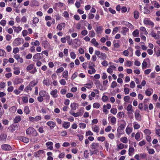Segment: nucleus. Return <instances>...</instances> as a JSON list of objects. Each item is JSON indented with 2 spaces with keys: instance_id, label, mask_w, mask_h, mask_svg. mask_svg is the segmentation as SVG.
Listing matches in <instances>:
<instances>
[{
  "instance_id": "42",
  "label": "nucleus",
  "mask_w": 160,
  "mask_h": 160,
  "mask_svg": "<svg viewBox=\"0 0 160 160\" xmlns=\"http://www.w3.org/2000/svg\"><path fill=\"white\" fill-rule=\"evenodd\" d=\"M144 132L146 135V136L149 135L151 133V132L150 130L147 129H145L144 131Z\"/></svg>"
},
{
  "instance_id": "49",
  "label": "nucleus",
  "mask_w": 160,
  "mask_h": 160,
  "mask_svg": "<svg viewBox=\"0 0 160 160\" xmlns=\"http://www.w3.org/2000/svg\"><path fill=\"white\" fill-rule=\"evenodd\" d=\"M89 35L91 37H93L95 36V33L93 30H91L89 32Z\"/></svg>"
},
{
  "instance_id": "5",
  "label": "nucleus",
  "mask_w": 160,
  "mask_h": 160,
  "mask_svg": "<svg viewBox=\"0 0 160 160\" xmlns=\"http://www.w3.org/2000/svg\"><path fill=\"white\" fill-rule=\"evenodd\" d=\"M24 40L21 38H16L12 42L13 45L14 46H18L23 42Z\"/></svg>"
},
{
  "instance_id": "10",
  "label": "nucleus",
  "mask_w": 160,
  "mask_h": 160,
  "mask_svg": "<svg viewBox=\"0 0 160 160\" xmlns=\"http://www.w3.org/2000/svg\"><path fill=\"white\" fill-rule=\"evenodd\" d=\"M135 117L137 120L141 121L142 119L141 117L140 114V111L138 110H136L135 111Z\"/></svg>"
},
{
  "instance_id": "24",
  "label": "nucleus",
  "mask_w": 160,
  "mask_h": 160,
  "mask_svg": "<svg viewBox=\"0 0 160 160\" xmlns=\"http://www.w3.org/2000/svg\"><path fill=\"white\" fill-rule=\"evenodd\" d=\"M12 28L14 29V31L17 33H19L22 29V28L20 27H16L13 26L12 27Z\"/></svg>"
},
{
  "instance_id": "3",
  "label": "nucleus",
  "mask_w": 160,
  "mask_h": 160,
  "mask_svg": "<svg viewBox=\"0 0 160 160\" xmlns=\"http://www.w3.org/2000/svg\"><path fill=\"white\" fill-rule=\"evenodd\" d=\"M26 133L27 135L31 134L35 136H37L38 134L36 130L32 127H29L26 130Z\"/></svg>"
},
{
  "instance_id": "39",
  "label": "nucleus",
  "mask_w": 160,
  "mask_h": 160,
  "mask_svg": "<svg viewBox=\"0 0 160 160\" xmlns=\"http://www.w3.org/2000/svg\"><path fill=\"white\" fill-rule=\"evenodd\" d=\"M123 25L127 26L128 27L131 28L133 27V25L130 23L126 21L123 22Z\"/></svg>"
},
{
  "instance_id": "20",
  "label": "nucleus",
  "mask_w": 160,
  "mask_h": 160,
  "mask_svg": "<svg viewBox=\"0 0 160 160\" xmlns=\"http://www.w3.org/2000/svg\"><path fill=\"white\" fill-rule=\"evenodd\" d=\"M78 104L75 102L72 103L70 105V107L72 110H76L77 109V107H78Z\"/></svg>"
},
{
  "instance_id": "52",
  "label": "nucleus",
  "mask_w": 160,
  "mask_h": 160,
  "mask_svg": "<svg viewBox=\"0 0 160 160\" xmlns=\"http://www.w3.org/2000/svg\"><path fill=\"white\" fill-rule=\"evenodd\" d=\"M39 20L38 18H33L32 20V23L33 24H36L37 23H38L39 22Z\"/></svg>"
},
{
  "instance_id": "57",
  "label": "nucleus",
  "mask_w": 160,
  "mask_h": 160,
  "mask_svg": "<svg viewBox=\"0 0 160 160\" xmlns=\"http://www.w3.org/2000/svg\"><path fill=\"white\" fill-rule=\"evenodd\" d=\"M105 146L107 151H108L109 149V143L107 141H106L104 142Z\"/></svg>"
},
{
  "instance_id": "12",
  "label": "nucleus",
  "mask_w": 160,
  "mask_h": 160,
  "mask_svg": "<svg viewBox=\"0 0 160 160\" xmlns=\"http://www.w3.org/2000/svg\"><path fill=\"white\" fill-rule=\"evenodd\" d=\"M7 137V135L4 133H2L0 135V141L5 142Z\"/></svg>"
},
{
  "instance_id": "56",
  "label": "nucleus",
  "mask_w": 160,
  "mask_h": 160,
  "mask_svg": "<svg viewBox=\"0 0 160 160\" xmlns=\"http://www.w3.org/2000/svg\"><path fill=\"white\" fill-rule=\"evenodd\" d=\"M92 84L91 83H87L85 84L84 86L88 88H91L92 87Z\"/></svg>"
},
{
  "instance_id": "15",
  "label": "nucleus",
  "mask_w": 160,
  "mask_h": 160,
  "mask_svg": "<svg viewBox=\"0 0 160 160\" xmlns=\"http://www.w3.org/2000/svg\"><path fill=\"white\" fill-rule=\"evenodd\" d=\"M150 60L148 58H146L144 59L142 64V68L143 69L144 68H146L147 67L148 64L147 62H150Z\"/></svg>"
},
{
  "instance_id": "31",
  "label": "nucleus",
  "mask_w": 160,
  "mask_h": 160,
  "mask_svg": "<svg viewBox=\"0 0 160 160\" xmlns=\"http://www.w3.org/2000/svg\"><path fill=\"white\" fill-rule=\"evenodd\" d=\"M91 42L93 44V45L96 47H98V46L99 45V44L98 42H97L95 38H93L92 39V40L91 41Z\"/></svg>"
},
{
  "instance_id": "29",
  "label": "nucleus",
  "mask_w": 160,
  "mask_h": 160,
  "mask_svg": "<svg viewBox=\"0 0 160 160\" xmlns=\"http://www.w3.org/2000/svg\"><path fill=\"white\" fill-rule=\"evenodd\" d=\"M140 157L142 159H145L146 160H147V157L148 154L145 153H140L139 154Z\"/></svg>"
},
{
  "instance_id": "37",
  "label": "nucleus",
  "mask_w": 160,
  "mask_h": 160,
  "mask_svg": "<svg viewBox=\"0 0 160 160\" xmlns=\"http://www.w3.org/2000/svg\"><path fill=\"white\" fill-rule=\"evenodd\" d=\"M121 141L124 143H126L128 142V139L126 137H124L120 139Z\"/></svg>"
},
{
  "instance_id": "27",
  "label": "nucleus",
  "mask_w": 160,
  "mask_h": 160,
  "mask_svg": "<svg viewBox=\"0 0 160 160\" xmlns=\"http://www.w3.org/2000/svg\"><path fill=\"white\" fill-rule=\"evenodd\" d=\"M103 29L101 26H99L96 27L95 30L97 33H101Z\"/></svg>"
},
{
  "instance_id": "11",
  "label": "nucleus",
  "mask_w": 160,
  "mask_h": 160,
  "mask_svg": "<svg viewBox=\"0 0 160 160\" xmlns=\"http://www.w3.org/2000/svg\"><path fill=\"white\" fill-rule=\"evenodd\" d=\"M120 122H122V123L120 124V125L118 126V128L121 129H122L124 130L127 124L126 123L123 119L121 120Z\"/></svg>"
},
{
  "instance_id": "59",
  "label": "nucleus",
  "mask_w": 160,
  "mask_h": 160,
  "mask_svg": "<svg viewBox=\"0 0 160 160\" xmlns=\"http://www.w3.org/2000/svg\"><path fill=\"white\" fill-rule=\"evenodd\" d=\"M82 0H80V1L79 2H78L77 1L75 3V6H76V7L78 8H80V6H81V4H80V3H81V2H82Z\"/></svg>"
},
{
  "instance_id": "33",
  "label": "nucleus",
  "mask_w": 160,
  "mask_h": 160,
  "mask_svg": "<svg viewBox=\"0 0 160 160\" xmlns=\"http://www.w3.org/2000/svg\"><path fill=\"white\" fill-rule=\"evenodd\" d=\"M134 149L133 147H129L128 149V154L129 156L132 155V153L134 152Z\"/></svg>"
},
{
  "instance_id": "7",
  "label": "nucleus",
  "mask_w": 160,
  "mask_h": 160,
  "mask_svg": "<svg viewBox=\"0 0 160 160\" xmlns=\"http://www.w3.org/2000/svg\"><path fill=\"white\" fill-rule=\"evenodd\" d=\"M43 56V55L42 53H36L33 57V61L34 62H37L41 59L42 58Z\"/></svg>"
},
{
  "instance_id": "4",
  "label": "nucleus",
  "mask_w": 160,
  "mask_h": 160,
  "mask_svg": "<svg viewBox=\"0 0 160 160\" xmlns=\"http://www.w3.org/2000/svg\"><path fill=\"white\" fill-rule=\"evenodd\" d=\"M95 54L98 56V58H100L102 60H105L106 58V54L103 52H100L99 51L95 50Z\"/></svg>"
},
{
  "instance_id": "60",
  "label": "nucleus",
  "mask_w": 160,
  "mask_h": 160,
  "mask_svg": "<svg viewBox=\"0 0 160 160\" xmlns=\"http://www.w3.org/2000/svg\"><path fill=\"white\" fill-rule=\"evenodd\" d=\"M93 134V133L90 130L86 132V136H92Z\"/></svg>"
},
{
  "instance_id": "2",
  "label": "nucleus",
  "mask_w": 160,
  "mask_h": 160,
  "mask_svg": "<svg viewBox=\"0 0 160 160\" xmlns=\"http://www.w3.org/2000/svg\"><path fill=\"white\" fill-rule=\"evenodd\" d=\"M88 68L91 69V70H88V73L90 74H92L95 73L96 70L94 68V67L95 66V64L94 62L91 61L89 62L88 63Z\"/></svg>"
},
{
  "instance_id": "38",
  "label": "nucleus",
  "mask_w": 160,
  "mask_h": 160,
  "mask_svg": "<svg viewBox=\"0 0 160 160\" xmlns=\"http://www.w3.org/2000/svg\"><path fill=\"white\" fill-rule=\"evenodd\" d=\"M31 3L32 5L33 6H38L39 5V3L36 0H32L31 1Z\"/></svg>"
},
{
  "instance_id": "19",
  "label": "nucleus",
  "mask_w": 160,
  "mask_h": 160,
  "mask_svg": "<svg viewBox=\"0 0 160 160\" xmlns=\"http://www.w3.org/2000/svg\"><path fill=\"white\" fill-rule=\"evenodd\" d=\"M22 82V79L20 78H17L15 79L14 83V84H18Z\"/></svg>"
},
{
  "instance_id": "51",
  "label": "nucleus",
  "mask_w": 160,
  "mask_h": 160,
  "mask_svg": "<svg viewBox=\"0 0 160 160\" xmlns=\"http://www.w3.org/2000/svg\"><path fill=\"white\" fill-rule=\"evenodd\" d=\"M132 65V62L131 61H127L126 63H125V65L128 67H130Z\"/></svg>"
},
{
  "instance_id": "58",
  "label": "nucleus",
  "mask_w": 160,
  "mask_h": 160,
  "mask_svg": "<svg viewBox=\"0 0 160 160\" xmlns=\"http://www.w3.org/2000/svg\"><path fill=\"white\" fill-rule=\"evenodd\" d=\"M22 141L25 143H27L29 142V139L28 138L23 137L22 138Z\"/></svg>"
},
{
  "instance_id": "61",
  "label": "nucleus",
  "mask_w": 160,
  "mask_h": 160,
  "mask_svg": "<svg viewBox=\"0 0 160 160\" xmlns=\"http://www.w3.org/2000/svg\"><path fill=\"white\" fill-rule=\"evenodd\" d=\"M118 27H116L112 31V34L114 35L118 31Z\"/></svg>"
},
{
  "instance_id": "55",
  "label": "nucleus",
  "mask_w": 160,
  "mask_h": 160,
  "mask_svg": "<svg viewBox=\"0 0 160 160\" xmlns=\"http://www.w3.org/2000/svg\"><path fill=\"white\" fill-rule=\"evenodd\" d=\"M8 128L10 132H13L16 130V128H14L13 126H12L11 125L8 127Z\"/></svg>"
},
{
  "instance_id": "26",
  "label": "nucleus",
  "mask_w": 160,
  "mask_h": 160,
  "mask_svg": "<svg viewBox=\"0 0 160 160\" xmlns=\"http://www.w3.org/2000/svg\"><path fill=\"white\" fill-rule=\"evenodd\" d=\"M69 113L70 114L72 115L75 117H78L81 116V113L80 112H78L77 113L72 112V110L70 111Z\"/></svg>"
},
{
  "instance_id": "48",
  "label": "nucleus",
  "mask_w": 160,
  "mask_h": 160,
  "mask_svg": "<svg viewBox=\"0 0 160 160\" xmlns=\"http://www.w3.org/2000/svg\"><path fill=\"white\" fill-rule=\"evenodd\" d=\"M108 98L107 96L106 95H103L102 98V100L104 102H106Z\"/></svg>"
},
{
  "instance_id": "62",
  "label": "nucleus",
  "mask_w": 160,
  "mask_h": 160,
  "mask_svg": "<svg viewBox=\"0 0 160 160\" xmlns=\"http://www.w3.org/2000/svg\"><path fill=\"white\" fill-rule=\"evenodd\" d=\"M79 127L81 128L84 129L86 127V125L84 123L81 122L79 124Z\"/></svg>"
},
{
  "instance_id": "35",
  "label": "nucleus",
  "mask_w": 160,
  "mask_h": 160,
  "mask_svg": "<svg viewBox=\"0 0 160 160\" xmlns=\"http://www.w3.org/2000/svg\"><path fill=\"white\" fill-rule=\"evenodd\" d=\"M150 35L152 37L156 39H158V37H157L156 33L153 30H152L150 33Z\"/></svg>"
},
{
  "instance_id": "46",
  "label": "nucleus",
  "mask_w": 160,
  "mask_h": 160,
  "mask_svg": "<svg viewBox=\"0 0 160 160\" xmlns=\"http://www.w3.org/2000/svg\"><path fill=\"white\" fill-rule=\"evenodd\" d=\"M24 112L27 114H28L30 113V110L29 107L28 106H25L24 108Z\"/></svg>"
},
{
  "instance_id": "45",
  "label": "nucleus",
  "mask_w": 160,
  "mask_h": 160,
  "mask_svg": "<svg viewBox=\"0 0 160 160\" xmlns=\"http://www.w3.org/2000/svg\"><path fill=\"white\" fill-rule=\"evenodd\" d=\"M47 92L45 91H40L39 93L40 96L41 97H45L46 95Z\"/></svg>"
},
{
  "instance_id": "22",
  "label": "nucleus",
  "mask_w": 160,
  "mask_h": 160,
  "mask_svg": "<svg viewBox=\"0 0 160 160\" xmlns=\"http://www.w3.org/2000/svg\"><path fill=\"white\" fill-rule=\"evenodd\" d=\"M153 91L152 89L148 88L145 91V94L147 96H151Z\"/></svg>"
},
{
  "instance_id": "30",
  "label": "nucleus",
  "mask_w": 160,
  "mask_h": 160,
  "mask_svg": "<svg viewBox=\"0 0 160 160\" xmlns=\"http://www.w3.org/2000/svg\"><path fill=\"white\" fill-rule=\"evenodd\" d=\"M92 131L96 132H99V127L96 125H94L92 126Z\"/></svg>"
},
{
  "instance_id": "1",
  "label": "nucleus",
  "mask_w": 160,
  "mask_h": 160,
  "mask_svg": "<svg viewBox=\"0 0 160 160\" xmlns=\"http://www.w3.org/2000/svg\"><path fill=\"white\" fill-rule=\"evenodd\" d=\"M99 144L98 143L93 142L90 145V148L89 149L90 156L94 154H97L98 152V148L99 147Z\"/></svg>"
},
{
  "instance_id": "50",
  "label": "nucleus",
  "mask_w": 160,
  "mask_h": 160,
  "mask_svg": "<svg viewBox=\"0 0 160 160\" xmlns=\"http://www.w3.org/2000/svg\"><path fill=\"white\" fill-rule=\"evenodd\" d=\"M117 110L116 108H112L110 110V112L111 113H112L114 115H115L117 113Z\"/></svg>"
},
{
  "instance_id": "41",
  "label": "nucleus",
  "mask_w": 160,
  "mask_h": 160,
  "mask_svg": "<svg viewBox=\"0 0 160 160\" xmlns=\"http://www.w3.org/2000/svg\"><path fill=\"white\" fill-rule=\"evenodd\" d=\"M31 44L32 45H34L36 46H38L40 45L39 42L38 40H36L34 42H32Z\"/></svg>"
},
{
  "instance_id": "44",
  "label": "nucleus",
  "mask_w": 160,
  "mask_h": 160,
  "mask_svg": "<svg viewBox=\"0 0 160 160\" xmlns=\"http://www.w3.org/2000/svg\"><path fill=\"white\" fill-rule=\"evenodd\" d=\"M111 122L113 124H114L116 123V119L115 117H112L111 119Z\"/></svg>"
},
{
  "instance_id": "8",
  "label": "nucleus",
  "mask_w": 160,
  "mask_h": 160,
  "mask_svg": "<svg viewBox=\"0 0 160 160\" xmlns=\"http://www.w3.org/2000/svg\"><path fill=\"white\" fill-rule=\"evenodd\" d=\"M132 105L129 104L126 109V110L128 111V114L129 115V117H131V118H133V115L132 112H133V111L132 109Z\"/></svg>"
},
{
  "instance_id": "23",
  "label": "nucleus",
  "mask_w": 160,
  "mask_h": 160,
  "mask_svg": "<svg viewBox=\"0 0 160 160\" xmlns=\"http://www.w3.org/2000/svg\"><path fill=\"white\" fill-rule=\"evenodd\" d=\"M57 92L58 90L55 89L51 92V94L52 95L53 98H56L58 97V95H57Z\"/></svg>"
},
{
  "instance_id": "54",
  "label": "nucleus",
  "mask_w": 160,
  "mask_h": 160,
  "mask_svg": "<svg viewBox=\"0 0 160 160\" xmlns=\"http://www.w3.org/2000/svg\"><path fill=\"white\" fill-rule=\"evenodd\" d=\"M71 58L72 59H74L76 58V54L73 52H71L70 53Z\"/></svg>"
},
{
  "instance_id": "43",
  "label": "nucleus",
  "mask_w": 160,
  "mask_h": 160,
  "mask_svg": "<svg viewBox=\"0 0 160 160\" xmlns=\"http://www.w3.org/2000/svg\"><path fill=\"white\" fill-rule=\"evenodd\" d=\"M132 129L131 128L128 127L126 129V132L128 135H129L132 132Z\"/></svg>"
},
{
  "instance_id": "13",
  "label": "nucleus",
  "mask_w": 160,
  "mask_h": 160,
  "mask_svg": "<svg viewBox=\"0 0 160 160\" xmlns=\"http://www.w3.org/2000/svg\"><path fill=\"white\" fill-rule=\"evenodd\" d=\"M45 153V152L42 150H40L36 152L34 155L35 156L37 157H39L42 156L43 155L42 154H44Z\"/></svg>"
},
{
  "instance_id": "21",
  "label": "nucleus",
  "mask_w": 160,
  "mask_h": 160,
  "mask_svg": "<svg viewBox=\"0 0 160 160\" xmlns=\"http://www.w3.org/2000/svg\"><path fill=\"white\" fill-rule=\"evenodd\" d=\"M21 116H18L16 117L13 119V122L15 123H17L21 121Z\"/></svg>"
},
{
  "instance_id": "36",
  "label": "nucleus",
  "mask_w": 160,
  "mask_h": 160,
  "mask_svg": "<svg viewBox=\"0 0 160 160\" xmlns=\"http://www.w3.org/2000/svg\"><path fill=\"white\" fill-rule=\"evenodd\" d=\"M132 35L134 37L138 36L139 34V32L138 29H136L132 32Z\"/></svg>"
},
{
  "instance_id": "16",
  "label": "nucleus",
  "mask_w": 160,
  "mask_h": 160,
  "mask_svg": "<svg viewBox=\"0 0 160 160\" xmlns=\"http://www.w3.org/2000/svg\"><path fill=\"white\" fill-rule=\"evenodd\" d=\"M66 24L65 22H62L58 24L57 27V29L59 31L62 30L63 27L65 28L66 27Z\"/></svg>"
},
{
  "instance_id": "25",
  "label": "nucleus",
  "mask_w": 160,
  "mask_h": 160,
  "mask_svg": "<svg viewBox=\"0 0 160 160\" xmlns=\"http://www.w3.org/2000/svg\"><path fill=\"white\" fill-rule=\"evenodd\" d=\"M70 125V123L68 122H65L62 125L63 127L67 129L68 128Z\"/></svg>"
},
{
  "instance_id": "6",
  "label": "nucleus",
  "mask_w": 160,
  "mask_h": 160,
  "mask_svg": "<svg viewBox=\"0 0 160 160\" xmlns=\"http://www.w3.org/2000/svg\"><path fill=\"white\" fill-rule=\"evenodd\" d=\"M143 23L144 24L151 26V28H153L154 26V23L148 18H145L143 20Z\"/></svg>"
},
{
  "instance_id": "17",
  "label": "nucleus",
  "mask_w": 160,
  "mask_h": 160,
  "mask_svg": "<svg viewBox=\"0 0 160 160\" xmlns=\"http://www.w3.org/2000/svg\"><path fill=\"white\" fill-rule=\"evenodd\" d=\"M124 130L122 129H121L120 128H118L117 132V133L116 134V136L118 138H120L121 135L122 134L124 133Z\"/></svg>"
},
{
  "instance_id": "34",
  "label": "nucleus",
  "mask_w": 160,
  "mask_h": 160,
  "mask_svg": "<svg viewBox=\"0 0 160 160\" xmlns=\"http://www.w3.org/2000/svg\"><path fill=\"white\" fill-rule=\"evenodd\" d=\"M43 82V84L44 85H46V86H49L50 84L49 79L47 78L44 80Z\"/></svg>"
},
{
  "instance_id": "53",
  "label": "nucleus",
  "mask_w": 160,
  "mask_h": 160,
  "mask_svg": "<svg viewBox=\"0 0 160 160\" xmlns=\"http://www.w3.org/2000/svg\"><path fill=\"white\" fill-rule=\"evenodd\" d=\"M33 65L32 64H30L26 68L27 70V71L31 70L33 68Z\"/></svg>"
},
{
  "instance_id": "47",
  "label": "nucleus",
  "mask_w": 160,
  "mask_h": 160,
  "mask_svg": "<svg viewBox=\"0 0 160 160\" xmlns=\"http://www.w3.org/2000/svg\"><path fill=\"white\" fill-rule=\"evenodd\" d=\"M100 104L98 102H95L93 104V107L95 108H98L100 107Z\"/></svg>"
},
{
  "instance_id": "18",
  "label": "nucleus",
  "mask_w": 160,
  "mask_h": 160,
  "mask_svg": "<svg viewBox=\"0 0 160 160\" xmlns=\"http://www.w3.org/2000/svg\"><path fill=\"white\" fill-rule=\"evenodd\" d=\"M128 31L129 29L128 28L126 27H123L122 28L121 33L123 36H125L126 34V33Z\"/></svg>"
},
{
  "instance_id": "14",
  "label": "nucleus",
  "mask_w": 160,
  "mask_h": 160,
  "mask_svg": "<svg viewBox=\"0 0 160 160\" xmlns=\"http://www.w3.org/2000/svg\"><path fill=\"white\" fill-rule=\"evenodd\" d=\"M90 155V151L87 149H85L83 151L84 158L86 159H88L89 158V155Z\"/></svg>"
},
{
  "instance_id": "64",
  "label": "nucleus",
  "mask_w": 160,
  "mask_h": 160,
  "mask_svg": "<svg viewBox=\"0 0 160 160\" xmlns=\"http://www.w3.org/2000/svg\"><path fill=\"white\" fill-rule=\"evenodd\" d=\"M121 12L122 13H124L126 12L127 10V8L126 7L123 6L122 7L121 9Z\"/></svg>"
},
{
  "instance_id": "9",
  "label": "nucleus",
  "mask_w": 160,
  "mask_h": 160,
  "mask_svg": "<svg viewBox=\"0 0 160 160\" xmlns=\"http://www.w3.org/2000/svg\"><path fill=\"white\" fill-rule=\"evenodd\" d=\"M2 149L5 151H9L12 149L11 146L7 144H4L1 146Z\"/></svg>"
},
{
  "instance_id": "32",
  "label": "nucleus",
  "mask_w": 160,
  "mask_h": 160,
  "mask_svg": "<svg viewBox=\"0 0 160 160\" xmlns=\"http://www.w3.org/2000/svg\"><path fill=\"white\" fill-rule=\"evenodd\" d=\"M140 31L143 32L145 35H147L148 32L146 30V28L144 27H141L140 28Z\"/></svg>"
},
{
  "instance_id": "63",
  "label": "nucleus",
  "mask_w": 160,
  "mask_h": 160,
  "mask_svg": "<svg viewBox=\"0 0 160 160\" xmlns=\"http://www.w3.org/2000/svg\"><path fill=\"white\" fill-rule=\"evenodd\" d=\"M105 138L103 136L99 137H98L97 139L99 141H100L102 142L104 141L105 140Z\"/></svg>"
},
{
  "instance_id": "40",
  "label": "nucleus",
  "mask_w": 160,
  "mask_h": 160,
  "mask_svg": "<svg viewBox=\"0 0 160 160\" xmlns=\"http://www.w3.org/2000/svg\"><path fill=\"white\" fill-rule=\"evenodd\" d=\"M139 13L138 12L137 10H135L134 12V16L135 19H137L139 18Z\"/></svg>"
},
{
  "instance_id": "28",
  "label": "nucleus",
  "mask_w": 160,
  "mask_h": 160,
  "mask_svg": "<svg viewBox=\"0 0 160 160\" xmlns=\"http://www.w3.org/2000/svg\"><path fill=\"white\" fill-rule=\"evenodd\" d=\"M62 76L66 80L68 79V72L67 70H66L63 72Z\"/></svg>"
}]
</instances>
